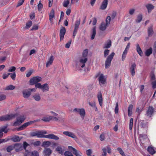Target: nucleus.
I'll list each match as a JSON object with an SVG mask.
<instances>
[{
    "label": "nucleus",
    "mask_w": 156,
    "mask_h": 156,
    "mask_svg": "<svg viewBox=\"0 0 156 156\" xmlns=\"http://www.w3.org/2000/svg\"><path fill=\"white\" fill-rule=\"evenodd\" d=\"M37 138H45L55 140H58L59 139L58 136L53 134H50L48 135H43L42 131H37Z\"/></svg>",
    "instance_id": "nucleus-1"
},
{
    "label": "nucleus",
    "mask_w": 156,
    "mask_h": 156,
    "mask_svg": "<svg viewBox=\"0 0 156 156\" xmlns=\"http://www.w3.org/2000/svg\"><path fill=\"white\" fill-rule=\"evenodd\" d=\"M111 21V17L108 16L106 20V23L105 22H102L100 24L99 27V29L102 31L105 30L107 27H108Z\"/></svg>",
    "instance_id": "nucleus-2"
},
{
    "label": "nucleus",
    "mask_w": 156,
    "mask_h": 156,
    "mask_svg": "<svg viewBox=\"0 0 156 156\" xmlns=\"http://www.w3.org/2000/svg\"><path fill=\"white\" fill-rule=\"evenodd\" d=\"M17 115L16 114H11L0 117V121H8L14 119Z\"/></svg>",
    "instance_id": "nucleus-3"
},
{
    "label": "nucleus",
    "mask_w": 156,
    "mask_h": 156,
    "mask_svg": "<svg viewBox=\"0 0 156 156\" xmlns=\"http://www.w3.org/2000/svg\"><path fill=\"white\" fill-rule=\"evenodd\" d=\"M115 53L113 52L110 54L107 57L105 61V66L106 69L108 68L111 64V62L114 56Z\"/></svg>",
    "instance_id": "nucleus-4"
},
{
    "label": "nucleus",
    "mask_w": 156,
    "mask_h": 156,
    "mask_svg": "<svg viewBox=\"0 0 156 156\" xmlns=\"http://www.w3.org/2000/svg\"><path fill=\"white\" fill-rule=\"evenodd\" d=\"M25 118L23 115H20L16 118V120L13 124L14 126H16L21 124L25 120Z\"/></svg>",
    "instance_id": "nucleus-5"
},
{
    "label": "nucleus",
    "mask_w": 156,
    "mask_h": 156,
    "mask_svg": "<svg viewBox=\"0 0 156 156\" xmlns=\"http://www.w3.org/2000/svg\"><path fill=\"white\" fill-rule=\"evenodd\" d=\"M41 79V78L38 76L34 77L31 78L29 81L30 84L31 85L35 84L40 82Z\"/></svg>",
    "instance_id": "nucleus-6"
},
{
    "label": "nucleus",
    "mask_w": 156,
    "mask_h": 156,
    "mask_svg": "<svg viewBox=\"0 0 156 156\" xmlns=\"http://www.w3.org/2000/svg\"><path fill=\"white\" fill-rule=\"evenodd\" d=\"M40 121V120H36L33 121H31L30 122H28L26 123H24L23 124L22 126L19 127L17 129V130L18 131H20L23 130L25 129L26 127H27L28 126L30 125L32 123H34V122H38Z\"/></svg>",
    "instance_id": "nucleus-7"
},
{
    "label": "nucleus",
    "mask_w": 156,
    "mask_h": 156,
    "mask_svg": "<svg viewBox=\"0 0 156 156\" xmlns=\"http://www.w3.org/2000/svg\"><path fill=\"white\" fill-rule=\"evenodd\" d=\"M63 134L66 136L70 137L74 139L76 141H77L78 140L77 137L75 134L72 132L69 131H64L63 132Z\"/></svg>",
    "instance_id": "nucleus-8"
},
{
    "label": "nucleus",
    "mask_w": 156,
    "mask_h": 156,
    "mask_svg": "<svg viewBox=\"0 0 156 156\" xmlns=\"http://www.w3.org/2000/svg\"><path fill=\"white\" fill-rule=\"evenodd\" d=\"M99 76L98 80L100 83L104 84L106 81V79L104 77V75L102 74L99 73L96 76Z\"/></svg>",
    "instance_id": "nucleus-9"
},
{
    "label": "nucleus",
    "mask_w": 156,
    "mask_h": 156,
    "mask_svg": "<svg viewBox=\"0 0 156 156\" xmlns=\"http://www.w3.org/2000/svg\"><path fill=\"white\" fill-rule=\"evenodd\" d=\"M154 111V108L152 106H149L145 115L147 117H151Z\"/></svg>",
    "instance_id": "nucleus-10"
},
{
    "label": "nucleus",
    "mask_w": 156,
    "mask_h": 156,
    "mask_svg": "<svg viewBox=\"0 0 156 156\" xmlns=\"http://www.w3.org/2000/svg\"><path fill=\"white\" fill-rule=\"evenodd\" d=\"M68 148L69 150H70L71 151H72L73 154L75 155L76 156H80V152L76 150L75 148L71 146H69Z\"/></svg>",
    "instance_id": "nucleus-11"
},
{
    "label": "nucleus",
    "mask_w": 156,
    "mask_h": 156,
    "mask_svg": "<svg viewBox=\"0 0 156 156\" xmlns=\"http://www.w3.org/2000/svg\"><path fill=\"white\" fill-rule=\"evenodd\" d=\"M52 151L49 148L45 147L44 148L43 153L44 156H49L52 153Z\"/></svg>",
    "instance_id": "nucleus-12"
},
{
    "label": "nucleus",
    "mask_w": 156,
    "mask_h": 156,
    "mask_svg": "<svg viewBox=\"0 0 156 156\" xmlns=\"http://www.w3.org/2000/svg\"><path fill=\"white\" fill-rule=\"evenodd\" d=\"M136 65L135 63H132L129 67L130 72L132 76H134L135 73V70L136 68Z\"/></svg>",
    "instance_id": "nucleus-13"
},
{
    "label": "nucleus",
    "mask_w": 156,
    "mask_h": 156,
    "mask_svg": "<svg viewBox=\"0 0 156 156\" xmlns=\"http://www.w3.org/2000/svg\"><path fill=\"white\" fill-rule=\"evenodd\" d=\"M66 32V29L63 27H62L60 31V40H62L64 37V36Z\"/></svg>",
    "instance_id": "nucleus-14"
},
{
    "label": "nucleus",
    "mask_w": 156,
    "mask_h": 156,
    "mask_svg": "<svg viewBox=\"0 0 156 156\" xmlns=\"http://www.w3.org/2000/svg\"><path fill=\"white\" fill-rule=\"evenodd\" d=\"M87 61V58L82 57L80 60V65L82 68H83L85 66V63H86Z\"/></svg>",
    "instance_id": "nucleus-15"
},
{
    "label": "nucleus",
    "mask_w": 156,
    "mask_h": 156,
    "mask_svg": "<svg viewBox=\"0 0 156 156\" xmlns=\"http://www.w3.org/2000/svg\"><path fill=\"white\" fill-rule=\"evenodd\" d=\"M97 98L99 105L100 106L102 107L103 106V98L101 92L100 91L98 92L97 96Z\"/></svg>",
    "instance_id": "nucleus-16"
},
{
    "label": "nucleus",
    "mask_w": 156,
    "mask_h": 156,
    "mask_svg": "<svg viewBox=\"0 0 156 156\" xmlns=\"http://www.w3.org/2000/svg\"><path fill=\"white\" fill-rule=\"evenodd\" d=\"M14 149L16 152L21 151L23 149V145L21 144H17L14 145Z\"/></svg>",
    "instance_id": "nucleus-17"
},
{
    "label": "nucleus",
    "mask_w": 156,
    "mask_h": 156,
    "mask_svg": "<svg viewBox=\"0 0 156 156\" xmlns=\"http://www.w3.org/2000/svg\"><path fill=\"white\" fill-rule=\"evenodd\" d=\"M7 126H4L2 127L1 129H0V137H1L3 135V132H4V133H6L8 131V129L7 128Z\"/></svg>",
    "instance_id": "nucleus-18"
},
{
    "label": "nucleus",
    "mask_w": 156,
    "mask_h": 156,
    "mask_svg": "<svg viewBox=\"0 0 156 156\" xmlns=\"http://www.w3.org/2000/svg\"><path fill=\"white\" fill-rule=\"evenodd\" d=\"M23 97L25 98H28L30 95L31 92L28 90H24L23 91Z\"/></svg>",
    "instance_id": "nucleus-19"
},
{
    "label": "nucleus",
    "mask_w": 156,
    "mask_h": 156,
    "mask_svg": "<svg viewBox=\"0 0 156 156\" xmlns=\"http://www.w3.org/2000/svg\"><path fill=\"white\" fill-rule=\"evenodd\" d=\"M108 4V0H104L101 6L100 9L102 10H104L106 9L107 7Z\"/></svg>",
    "instance_id": "nucleus-20"
},
{
    "label": "nucleus",
    "mask_w": 156,
    "mask_h": 156,
    "mask_svg": "<svg viewBox=\"0 0 156 156\" xmlns=\"http://www.w3.org/2000/svg\"><path fill=\"white\" fill-rule=\"evenodd\" d=\"M54 10L53 9H52L50 12L49 15V20L51 23L52 22L53 20V18L54 17Z\"/></svg>",
    "instance_id": "nucleus-21"
},
{
    "label": "nucleus",
    "mask_w": 156,
    "mask_h": 156,
    "mask_svg": "<svg viewBox=\"0 0 156 156\" xmlns=\"http://www.w3.org/2000/svg\"><path fill=\"white\" fill-rule=\"evenodd\" d=\"M41 86V89L43 92L49 90V88L47 83H45Z\"/></svg>",
    "instance_id": "nucleus-22"
},
{
    "label": "nucleus",
    "mask_w": 156,
    "mask_h": 156,
    "mask_svg": "<svg viewBox=\"0 0 156 156\" xmlns=\"http://www.w3.org/2000/svg\"><path fill=\"white\" fill-rule=\"evenodd\" d=\"M54 60L53 56L52 55L48 59V61L47 62L46 64V66L47 67H48L50 65H51L53 62Z\"/></svg>",
    "instance_id": "nucleus-23"
},
{
    "label": "nucleus",
    "mask_w": 156,
    "mask_h": 156,
    "mask_svg": "<svg viewBox=\"0 0 156 156\" xmlns=\"http://www.w3.org/2000/svg\"><path fill=\"white\" fill-rule=\"evenodd\" d=\"M112 44V42L110 40H108L107 41L106 43L104 44L103 48H108L111 47Z\"/></svg>",
    "instance_id": "nucleus-24"
},
{
    "label": "nucleus",
    "mask_w": 156,
    "mask_h": 156,
    "mask_svg": "<svg viewBox=\"0 0 156 156\" xmlns=\"http://www.w3.org/2000/svg\"><path fill=\"white\" fill-rule=\"evenodd\" d=\"M136 50L137 52L140 56H142L143 55V52L138 44H136Z\"/></svg>",
    "instance_id": "nucleus-25"
},
{
    "label": "nucleus",
    "mask_w": 156,
    "mask_h": 156,
    "mask_svg": "<svg viewBox=\"0 0 156 156\" xmlns=\"http://www.w3.org/2000/svg\"><path fill=\"white\" fill-rule=\"evenodd\" d=\"M146 7L147 9L148 13H150L154 8V6L151 4H147L146 5Z\"/></svg>",
    "instance_id": "nucleus-26"
},
{
    "label": "nucleus",
    "mask_w": 156,
    "mask_h": 156,
    "mask_svg": "<svg viewBox=\"0 0 156 156\" xmlns=\"http://www.w3.org/2000/svg\"><path fill=\"white\" fill-rule=\"evenodd\" d=\"M147 122L143 120L140 121L139 125L142 128H145L147 127Z\"/></svg>",
    "instance_id": "nucleus-27"
},
{
    "label": "nucleus",
    "mask_w": 156,
    "mask_h": 156,
    "mask_svg": "<svg viewBox=\"0 0 156 156\" xmlns=\"http://www.w3.org/2000/svg\"><path fill=\"white\" fill-rule=\"evenodd\" d=\"M147 151L149 153L152 155H153L156 153V151H155L153 148L151 147H148L147 148Z\"/></svg>",
    "instance_id": "nucleus-28"
},
{
    "label": "nucleus",
    "mask_w": 156,
    "mask_h": 156,
    "mask_svg": "<svg viewBox=\"0 0 156 156\" xmlns=\"http://www.w3.org/2000/svg\"><path fill=\"white\" fill-rule=\"evenodd\" d=\"M133 108V105L132 104L130 105L128 108V115L129 116H130L132 114V110Z\"/></svg>",
    "instance_id": "nucleus-29"
},
{
    "label": "nucleus",
    "mask_w": 156,
    "mask_h": 156,
    "mask_svg": "<svg viewBox=\"0 0 156 156\" xmlns=\"http://www.w3.org/2000/svg\"><path fill=\"white\" fill-rule=\"evenodd\" d=\"M52 119L53 116H49L44 117L41 120L44 122H49Z\"/></svg>",
    "instance_id": "nucleus-30"
},
{
    "label": "nucleus",
    "mask_w": 156,
    "mask_h": 156,
    "mask_svg": "<svg viewBox=\"0 0 156 156\" xmlns=\"http://www.w3.org/2000/svg\"><path fill=\"white\" fill-rule=\"evenodd\" d=\"M80 22V20L79 19L76 20L75 23V27L74 30H78Z\"/></svg>",
    "instance_id": "nucleus-31"
},
{
    "label": "nucleus",
    "mask_w": 156,
    "mask_h": 156,
    "mask_svg": "<svg viewBox=\"0 0 156 156\" xmlns=\"http://www.w3.org/2000/svg\"><path fill=\"white\" fill-rule=\"evenodd\" d=\"M56 151H57L59 153L62 155L63 154V152L64 151V150L60 146H58L56 148Z\"/></svg>",
    "instance_id": "nucleus-32"
},
{
    "label": "nucleus",
    "mask_w": 156,
    "mask_h": 156,
    "mask_svg": "<svg viewBox=\"0 0 156 156\" xmlns=\"http://www.w3.org/2000/svg\"><path fill=\"white\" fill-rule=\"evenodd\" d=\"M152 53V48H150L146 51L145 54L147 56H149Z\"/></svg>",
    "instance_id": "nucleus-33"
},
{
    "label": "nucleus",
    "mask_w": 156,
    "mask_h": 156,
    "mask_svg": "<svg viewBox=\"0 0 156 156\" xmlns=\"http://www.w3.org/2000/svg\"><path fill=\"white\" fill-rule=\"evenodd\" d=\"M79 112L81 117L83 119L85 114V112L84 109L83 108L80 109Z\"/></svg>",
    "instance_id": "nucleus-34"
},
{
    "label": "nucleus",
    "mask_w": 156,
    "mask_h": 156,
    "mask_svg": "<svg viewBox=\"0 0 156 156\" xmlns=\"http://www.w3.org/2000/svg\"><path fill=\"white\" fill-rule=\"evenodd\" d=\"M34 100L37 101H39L41 99V97L39 94H36L34 95L33 96Z\"/></svg>",
    "instance_id": "nucleus-35"
},
{
    "label": "nucleus",
    "mask_w": 156,
    "mask_h": 156,
    "mask_svg": "<svg viewBox=\"0 0 156 156\" xmlns=\"http://www.w3.org/2000/svg\"><path fill=\"white\" fill-rule=\"evenodd\" d=\"M11 139L15 142H18L20 140V137L18 136H15L12 137Z\"/></svg>",
    "instance_id": "nucleus-36"
},
{
    "label": "nucleus",
    "mask_w": 156,
    "mask_h": 156,
    "mask_svg": "<svg viewBox=\"0 0 156 156\" xmlns=\"http://www.w3.org/2000/svg\"><path fill=\"white\" fill-rule=\"evenodd\" d=\"M96 34V30L95 27H94L92 29V34L91 35V39L93 40L94 39Z\"/></svg>",
    "instance_id": "nucleus-37"
},
{
    "label": "nucleus",
    "mask_w": 156,
    "mask_h": 156,
    "mask_svg": "<svg viewBox=\"0 0 156 156\" xmlns=\"http://www.w3.org/2000/svg\"><path fill=\"white\" fill-rule=\"evenodd\" d=\"M148 35L149 36H151L153 33V31L152 27L148 28Z\"/></svg>",
    "instance_id": "nucleus-38"
},
{
    "label": "nucleus",
    "mask_w": 156,
    "mask_h": 156,
    "mask_svg": "<svg viewBox=\"0 0 156 156\" xmlns=\"http://www.w3.org/2000/svg\"><path fill=\"white\" fill-rule=\"evenodd\" d=\"M15 87L12 85H9L6 87L5 89V90H13L15 89Z\"/></svg>",
    "instance_id": "nucleus-39"
},
{
    "label": "nucleus",
    "mask_w": 156,
    "mask_h": 156,
    "mask_svg": "<svg viewBox=\"0 0 156 156\" xmlns=\"http://www.w3.org/2000/svg\"><path fill=\"white\" fill-rule=\"evenodd\" d=\"M51 144V142L50 141H44L43 142L42 145V146L43 147H44L45 146L48 147Z\"/></svg>",
    "instance_id": "nucleus-40"
},
{
    "label": "nucleus",
    "mask_w": 156,
    "mask_h": 156,
    "mask_svg": "<svg viewBox=\"0 0 156 156\" xmlns=\"http://www.w3.org/2000/svg\"><path fill=\"white\" fill-rule=\"evenodd\" d=\"M88 54V49H85L83 52L82 56L83 58H87Z\"/></svg>",
    "instance_id": "nucleus-41"
},
{
    "label": "nucleus",
    "mask_w": 156,
    "mask_h": 156,
    "mask_svg": "<svg viewBox=\"0 0 156 156\" xmlns=\"http://www.w3.org/2000/svg\"><path fill=\"white\" fill-rule=\"evenodd\" d=\"M142 15L141 14L139 15L137 17V19L136 20V22L137 23H140L142 20Z\"/></svg>",
    "instance_id": "nucleus-42"
},
{
    "label": "nucleus",
    "mask_w": 156,
    "mask_h": 156,
    "mask_svg": "<svg viewBox=\"0 0 156 156\" xmlns=\"http://www.w3.org/2000/svg\"><path fill=\"white\" fill-rule=\"evenodd\" d=\"M14 149V146L12 145L9 146L6 148L7 151L8 152H10L11 151Z\"/></svg>",
    "instance_id": "nucleus-43"
},
{
    "label": "nucleus",
    "mask_w": 156,
    "mask_h": 156,
    "mask_svg": "<svg viewBox=\"0 0 156 156\" xmlns=\"http://www.w3.org/2000/svg\"><path fill=\"white\" fill-rule=\"evenodd\" d=\"M133 124V118H131L130 120L129 124V129L130 130H131L132 129Z\"/></svg>",
    "instance_id": "nucleus-44"
},
{
    "label": "nucleus",
    "mask_w": 156,
    "mask_h": 156,
    "mask_svg": "<svg viewBox=\"0 0 156 156\" xmlns=\"http://www.w3.org/2000/svg\"><path fill=\"white\" fill-rule=\"evenodd\" d=\"M32 25V22L31 21H29L26 23V28L27 29L29 28Z\"/></svg>",
    "instance_id": "nucleus-45"
},
{
    "label": "nucleus",
    "mask_w": 156,
    "mask_h": 156,
    "mask_svg": "<svg viewBox=\"0 0 156 156\" xmlns=\"http://www.w3.org/2000/svg\"><path fill=\"white\" fill-rule=\"evenodd\" d=\"M117 150L119 152L120 154L122 156H125V155L124 154V153L123 151L122 150L121 148L118 147L117 148Z\"/></svg>",
    "instance_id": "nucleus-46"
},
{
    "label": "nucleus",
    "mask_w": 156,
    "mask_h": 156,
    "mask_svg": "<svg viewBox=\"0 0 156 156\" xmlns=\"http://www.w3.org/2000/svg\"><path fill=\"white\" fill-rule=\"evenodd\" d=\"M31 156H39L38 152L36 151H34L31 152Z\"/></svg>",
    "instance_id": "nucleus-47"
},
{
    "label": "nucleus",
    "mask_w": 156,
    "mask_h": 156,
    "mask_svg": "<svg viewBox=\"0 0 156 156\" xmlns=\"http://www.w3.org/2000/svg\"><path fill=\"white\" fill-rule=\"evenodd\" d=\"M128 52L124 51L123 52V53L122 55V61H124V60L125 59V58L126 57V55L127 54Z\"/></svg>",
    "instance_id": "nucleus-48"
},
{
    "label": "nucleus",
    "mask_w": 156,
    "mask_h": 156,
    "mask_svg": "<svg viewBox=\"0 0 156 156\" xmlns=\"http://www.w3.org/2000/svg\"><path fill=\"white\" fill-rule=\"evenodd\" d=\"M64 154L65 156H73L71 152L68 151H65Z\"/></svg>",
    "instance_id": "nucleus-49"
},
{
    "label": "nucleus",
    "mask_w": 156,
    "mask_h": 156,
    "mask_svg": "<svg viewBox=\"0 0 156 156\" xmlns=\"http://www.w3.org/2000/svg\"><path fill=\"white\" fill-rule=\"evenodd\" d=\"M110 51L108 49L105 50L104 52V57L106 58L107 56L109 54V53Z\"/></svg>",
    "instance_id": "nucleus-50"
},
{
    "label": "nucleus",
    "mask_w": 156,
    "mask_h": 156,
    "mask_svg": "<svg viewBox=\"0 0 156 156\" xmlns=\"http://www.w3.org/2000/svg\"><path fill=\"white\" fill-rule=\"evenodd\" d=\"M38 9L39 11H40L41 10V9L43 7V5L41 3V1H40L39 3L37 5Z\"/></svg>",
    "instance_id": "nucleus-51"
},
{
    "label": "nucleus",
    "mask_w": 156,
    "mask_h": 156,
    "mask_svg": "<svg viewBox=\"0 0 156 156\" xmlns=\"http://www.w3.org/2000/svg\"><path fill=\"white\" fill-rule=\"evenodd\" d=\"M119 112L118 103L117 102L115 109V112L116 114H117Z\"/></svg>",
    "instance_id": "nucleus-52"
},
{
    "label": "nucleus",
    "mask_w": 156,
    "mask_h": 156,
    "mask_svg": "<svg viewBox=\"0 0 156 156\" xmlns=\"http://www.w3.org/2000/svg\"><path fill=\"white\" fill-rule=\"evenodd\" d=\"M69 3V1L68 0L65 1L63 3V6L65 7H67L68 6V4Z\"/></svg>",
    "instance_id": "nucleus-53"
},
{
    "label": "nucleus",
    "mask_w": 156,
    "mask_h": 156,
    "mask_svg": "<svg viewBox=\"0 0 156 156\" xmlns=\"http://www.w3.org/2000/svg\"><path fill=\"white\" fill-rule=\"evenodd\" d=\"M6 97V95L4 94H0V101L5 100Z\"/></svg>",
    "instance_id": "nucleus-54"
},
{
    "label": "nucleus",
    "mask_w": 156,
    "mask_h": 156,
    "mask_svg": "<svg viewBox=\"0 0 156 156\" xmlns=\"http://www.w3.org/2000/svg\"><path fill=\"white\" fill-rule=\"evenodd\" d=\"M10 76L12 79L13 80H15L16 77V74L14 72L12 73H10Z\"/></svg>",
    "instance_id": "nucleus-55"
},
{
    "label": "nucleus",
    "mask_w": 156,
    "mask_h": 156,
    "mask_svg": "<svg viewBox=\"0 0 156 156\" xmlns=\"http://www.w3.org/2000/svg\"><path fill=\"white\" fill-rule=\"evenodd\" d=\"M16 68L15 67L12 66L8 70V71L9 72H14L16 70Z\"/></svg>",
    "instance_id": "nucleus-56"
},
{
    "label": "nucleus",
    "mask_w": 156,
    "mask_h": 156,
    "mask_svg": "<svg viewBox=\"0 0 156 156\" xmlns=\"http://www.w3.org/2000/svg\"><path fill=\"white\" fill-rule=\"evenodd\" d=\"M103 152L101 156H106V149L105 147H104L102 149Z\"/></svg>",
    "instance_id": "nucleus-57"
},
{
    "label": "nucleus",
    "mask_w": 156,
    "mask_h": 156,
    "mask_svg": "<svg viewBox=\"0 0 156 156\" xmlns=\"http://www.w3.org/2000/svg\"><path fill=\"white\" fill-rule=\"evenodd\" d=\"M24 0H19L17 5V7H19L22 5L24 2Z\"/></svg>",
    "instance_id": "nucleus-58"
},
{
    "label": "nucleus",
    "mask_w": 156,
    "mask_h": 156,
    "mask_svg": "<svg viewBox=\"0 0 156 156\" xmlns=\"http://www.w3.org/2000/svg\"><path fill=\"white\" fill-rule=\"evenodd\" d=\"M71 42V40H70V41H69L66 44L65 47L68 48H69L70 47Z\"/></svg>",
    "instance_id": "nucleus-59"
},
{
    "label": "nucleus",
    "mask_w": 156,
    "mask_h": 156,
    "mask_svg": "<svg viewBox=\"0 0 156 156\" xmlns=\"http://www.w3.org/2000/svg\"><path fill=\"white\" fill-rule=\"evenodd\" d=\"M135 9H130L129 11V13L130 15H133L135 12Z\"/></svg>",
    "instance_id": "nucleus-60"
},
{
    "label": "nucleus",
    "mask_w": 156,
    "mask_h": 156,
    "mask_svg": "<svg viewBox=\"0 0 156 156\" xmlns=\"http://www.w3.org/2000/svg\"><path fill=\"white\" fill-rule=\"evenodd\" d=\"M38 29V26L37 25H34L33 26L31 30H37Z\"/></svg>",
    "instance_id": "nucleus-61"
},
{
    "label": "nucleus",
    "mask_w": 156,
    "mask_h": 156,
    "mask_svg": "<svg viewBox=\"0 0 156 156\" xmlns=\"http://www.w3.org/2000/svg\"><path fill=\"white\" fill-rule=\"evenodd\" d=\"M33 72L32 70H30L26 74V77H29L32 74Z\"/></svg>",
    "instance_id": "nucleus-62"
},
{
    "label": "nucleus",
    "mask_w": 156,
    "mask_h": 156,
    "mask_svg": "<svg viewBox=\"0 0 156 156\" xmlns=\"http://www.w3.org/2000/svg\"><path fill=\"white\" fill-rule=\"evenodd\" d=\"M86 154L88 156H90L92 154V151L91 149H89L86 151Z\"/></svg>",
    "instance_id": "nucleus-63"
},
{
    "label": "nucleus",
    "mask_w": 156,
    "mask_h": 156,
    "mask_svg": "<svg viewBox=\"0 0 156 156\" xmlns=\"http://www.w3.org/2000/svg\"><path fill=\"white\" fill-rule=\"evenodd\" d=\"M35 85V87L36 88H38L40 89H41L42 85L40 83H37Z\"/></svg>",
    "instance_id": "nucleus-64"
}]
</instances>
